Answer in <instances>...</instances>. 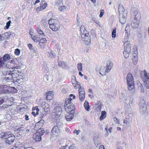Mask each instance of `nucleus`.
<instances>
[{
    "label": "nucleus",
    "instance_id": "obj_26",
    "mask_svg": "<svg viewBox=\"0 0 149 149\" xmlns=\"http://www.w3.org/2000/svg\"><path fill=\"white\" fill-rule=\"evenodd\" d=\"M10 58V56L8 54H5L3 57V60L5 62L9 60Z\"/></svg>",
    "mask_w": 149,
    "mask_h": 149
},
{
    "label": "nucleus",
    "instance_id": "obj_51",
    "mask_svg": "<svg viewBox=\"0 0 149 149\" xmlns=\"http://www.w3.org/2000/svg\"><path fill=\"white\" fill-rule=\"evenodd\" d=\"M11 21L10 20L8 22L6 23V27L7 29H8L9 28V27L10 26L11 23Z\"/></svg>",
    "mask_w": 149,
    "mask_h": 149
},
{
    "label": "nucleus",
    "instance_id": "obj_44",
    "mask_svg": "<svg viewBox=\"0 0 149 149\" xmlns=\"http://www.w3.org/2000/svg\"><path fill=\"white\" fill-rule=\"evenodd\" d=\"M6 65V63H4L2 60H0V67H5Z\"/></svg>",
    "mask_w": 149,
    "mask_h": 149
},
{
    "label": "nucleus",
    "instance_id": "obj_39",
    "mask_svg": "<svg viewBox=\"0 0 149 149\" xmlns=\"http://www.w3.org/2000/svg\"><path fill=\"white\" fill-rule=\"evenodd\" d=\"M3 78L5 80L7 81H10V80H12L13 79L12 77L11 76L10 77H6L4 76H3Z\"/></svg>",
    "mask_w": 149,
    "mask_h": 149
},
{
    "label": "nucleus",
    "instance_id": "obj_50",
    "mask_svg": "<svg viewBox=\"0 0 149 149\" xmlns=\"http://www.w3.org/2000/svg\"><path fill=\"white\" fill-rule=\"evenodd\" d=\"M4 87H5V86H4ZM3 93H10L9 91L5 88V87H4V88H3Z\"/></svg>",
    "mask_w": 149,
    "mask_h": 149
},
{
    "label": "nucleus",
    "instance_id": "obj_62",
    "mask_svg": "<svg viewBox=\"0 0 149 149\" xmlns=\"http://www.w3.org/2000/svg\"><path fill=\"white\" fill-rule=\"evenodd\" d=\"M28 47L30 49H33V46L31 44H29L28 45Z\"/></svg>",
    "mask_w": 149,
    "mask_h": 149
},
{
    "label": "nucleus",
    "instance_id": "obj_15",
    "mask_svg": "<svg viewBox=\"0 0 149 149\" xmlns=\"http://www.w3.org/2000/svg\"><path fill=\"white\" fill-rule=\"evenodd\" d=\"M144 75L142 77L143 81L144 80H149V73H147L144 70L143 72Z\"/></svg>",
    "mask_w": 149,
    "mask_h": 149
},
{
    "label": "nucleus",
    "instance_id": "obj_13",
    "mask_svg": "<svg viewBox=\"0 0 149 149\" xmlns=\"http://www.w3.org/2000/svg\"><path fill=\"white\" fill-rule=\"evenodd\" d=\"M10 132L1 133L0 134V137L7 139L8 138L9 135H10Z\"/></svg>",
    "mask_w": 149,
    "mask_h": 149
},
{
    "label": "nucleus",
    "instance_id": "obj_30",
    "mask_svg": "<svg viewBox=\"0 0 149 149\" xmlns=\"http://www.w3.org/2000/svg\"><path fill=\"white\" fill-rule=\"evenodd\" d=\"M107 114L105 111H102L101 112V115L100 116V120H102L106 116Z\"/></svg>",
    "mask_w": 149,
    "mask_h": 149
},
{
    "label": "nucleus",
    "instance_id": "obj_12",
    "mask_svg": "<svg viewBox=\"0 0 149 149\" xmlns=\"http://www.w3.org/2000/svg\"><path fill=\"white\" fill-rule=\"evenodd\" d=\"M126 14H119V21L120 22L121 24H124L126 20Z\"/></svg>",
    "mask_w": 149,
    "mask_h": 149
},
{
    "label": "nucleus",
    "instance_id": "obj_4",
    "mask_svg": "<svg viewBox=\"0 0 149 149\" xmlns=\"http://www.w3.org/2000/svg\"><path fill=\"white\" fill-rule=\"evenodd\" d=\"M124 50L123 52V54L124 57L126 58L129 56L130 52L131 51V45L130 42L128 40L126 41L124 44Z\"/></svg>",
    "mask_w": 149,
    "mask_h": 149
},
{
    "label": "nucleus",
    "instance_id": "obj_63",
    "mask_svg": "<svg viewBox=\"0 0 149 149\" xmlns=\"http://www.w3.org/2000/svg\"><path fill=\"white\" fill-rule=\"evenodd\" d=\"M25 119L26 120H29V116L27 115L26 114L25 115Z\"/></svg>",
    "mask_w": 149,
    "mask_h": 149
},
{
    "label": "nucleus",
    "instance_id": "obj_11",
    "mask_svg": "<svg viewBox=\"0 0 149 149\" xmlns=\"http://www.w3.org/2000/svg\"><path fill=\"white\" fill-rule=\"evenodd\" d=\"M41 105L45 112L47 113L50 112L49 106L47 103L43 102L41 103Z\"/></svg>",
    "mask_w": 149,
    "mask_h": 149
},
{
    "label": "nucleus",
    "instance_id": "obj_47",
    "mask_svg": "<svg viewBox=\"0 0 149 149\" xmlns=\"http://www.w3.org/2000/svg\"><path fill=\"white\" fill-rule=\"evenodd\" d=\"M20 53V50L18 49H15V53L17 56H19Z\"/></svg>",
    "mask_w": 149,
    "mask_h": 149
},
{
    "label": "nucleus",
    "instance_id": "obj_22",
    "mask_svg": "<svg viewBox=\"0 0 149 149\" xmlns=\"http://www.w3.org/2000/svg\"><path fill=\"white\" fill-rule=\"evenodd\" d=\"M53 92L52 91L49 92L47 94L46 98L49 100H51L53 98Z\"/></svg>",
    "mask_w": 149,
    "mask_h": 149
},
{
    "label": "nucleus",
    "instance_id": "obj_33",
    "mask_svg": "<svg viewBox=\"0 0 149 149\" xmlns=\"http://www.w3.org/2000/svg\"><path fill=\"white\" fill-rule=\"evenodd\" d=\"M2 36L4 39H6L9 38L10 36L8 32H6L2 34Z\"/></svg>",
    "mask_w": 149,
    "mask_h": 149
},
{
    "label": "nucleus",
    "instance_id": "obj_45",
    "mask_svg": "<svg viewBox=\"0 0 149 149\" xmlns=\"http://www.w3.org/2000/svg\"><path fill=\"white\" fill-rule=\"evenodd\" d=\"M96 106L97 108V110H98L99 111H101V103H98L96 105Z\"/></svg>",
    "mask_w": 149,
    "mask_h": 149
},
{
    "label": "nucleus",
    "instance_id": "obj_41",
    "mask_svg": "<svg viewBox=\"0 0 149 149\" xmlns=\"http://www.w3.org/2000/svg\"><path fill=\"white\" fill-rule=\"evenodd\" d=\"M116 28H114V29L113 30L112 32V36L113 38H115L116 36Z\"/></svg>",
    "mask_w": 149,
    "mask_h": 149
},
{
    "label": "nucleus",
    "instance_id": "obj_32",
    "mask_svg": "<svg viewBox=\"0 0 149 149\" xmlns=\"http://www.w3.org/2000/svg\"><path fill=\"white\" fill-rule=\"evenodd\" d=\"M85 93H79V99L81 101H84L85 99Z\"/></svg>",
    "mask_w": 149,
    "mask_h": 149
},
{
    "label": "nucleus",
    "instance_id": "obj_35",
    "mask_svg": "<svg viewBox=\"0 0 149 149\" xmlns=\"http://www.w3.org/2000/svg\"><path fill=\"white\" fill-rule=\"evenodd\" d=\"M47 4H45L44 5H42L41 6H40V7H38L37 8L38 9H39V10H42L45 8L47 7Z\"/></svg>",
    "mask_w": 149,
    "mask_h": 149
},
{
    "label": "nucleus",
    "instance_id": "obj_31",
    "mask_svg": "<svg viewBox=\"0 0 149 149\" xmlns=\"http://www.w3.org/2000/svg\"><path fill=\"white\" fill-rule=\"evenodd\" d=\"M84 106L85 109L88 111H89V109L90 108V106L89 105L88 102L87 101H85L84 104Z\"/></svg>",
    "mask_w": 149,
    "mask_h": 149
},
{
    "label": "nucleus",
    "instance_id": "obj_27",
    "mask_svg": "<svg viewBox=\"0 0 149 149\" xmlns=\"http://www.w3.org/2000/svg\"><path fill=\"white\" fill-rule=\"evenodd\" d=\"M71 101L70 98L67 99L65 101L64 107H65L66 106L72 104L73 103Z\"/></svg>",
    "mask_w": 149,
    "mask_h": 149
},
{
    "label": "nucleus",
    "instance_id": "obj_54",
    "mask_svg": "<svg viewBox=\"0 0 149 149\" xmlns=\"http://www.w3.org/2000/svg\"><path fill=\"white\" fill-rule=\"evenodd\" d=\"M4 87L3 86H1L0 87V94L3 93V90Z\"/></svg>",
    "mask_w": 149,
    "mask_h": 149
},
{
    "label": "nucleus",
    "instance_id": "obj_46",
    "mask_svg": "<svg viewBox=\"0 0 149 149\" xmlns=\"http://www.w3.org/2000/svg\"><path fill=\"white\" fill-rule=\"evenodd\" d=\"M1 99L3 101V103L4 102H6L8 100V97L7 96H5L3 97H1Z\"/></svg>",
    "mask_w": 149,
    "mask_h": 149
},
{
    "label": "nucleus",
    "instance_id": "obj_6",
    "mask_svg": "<svg viewBox=\"0 0 149 149\" xmlns=\"http://www.w3.org/2000/svg\"><path fill=\"white\" fill-rule=\"evenodd\" d=\"M62 125L61 122L57 123V125L53 127L51 130V135L57 136L60 132V127Z\"/></svg>",
    "mask_w": 149,
    "mask_h": 149
},
{
    "label": "nucleus",
    "instance_id": "obj_25",
    "mask_svg": "<svg viewBox=\"0 0 149 149\" xmlns=\"http://www.w3.org/2000/svg\"><path fill=\"white\" fill-rule=\"evenodd\" d=\"M124 10L125 9L123 6L121 5H119L118 6V11L119 13V14H125V13H124Z\"/></svg>",
    "mask_w": 149,
    "mask_h": 149
},
{
    "label": "nucleus",
    "instance_id": "obj_55",
    "mask_svg": "<svg viewBox=\"0 0 149 149\" xmlns=\"http://www.w3.org/2000/svg\"><path fill=\"white\" fill-rule=\"evenodd\" d=\"M128 116H129V118H126V119H127V118L129 119L131 121V120L132 119V113H129L128 114Z\"/></svg>",
    "mask_w": 149,
    "mask_h": 149
},
{
    "label": "nucleus",
    "instance_id": "obj_10",
    "mask_svg": "<svg viewBox=\"0 0 149 149\" xmlns=\"http://www.w3.org/2000/svg\"><path fill=\"white\" fill-rule=\"evenodd\" d=\"M2 76L8 77L11 76H11V71L10 70L8 71L6 69H5L3 71H2V72L0 73V77L1 78Z\"/></svg>",
    "mask_w": 149,
    "mask_h": 149
},
{
    "label": "nucleus",
    "instance_id": "obj_18",
    "mask_svg": "<svg viewBox=\"0 0 149 149\" xmlns=\"http://www.w3.org/2000/svg\"><path fill=\"white\" fill-rule=\"evenodd\" d=\"M124 102L130 107L131 105H132L133 103L132 99L129 100L128 98L125 99Z\"/></svg>",
    "mask_w": 149,
    "mask_h": 149
},
{
    "label": "nucleus",
    "instance_id": "obj_58",
    "mask_svg": "<svg viewBox=\"0 0 149 149\" xmlns=\"http://www.w3.org/2000/svg\"><path fill=\"white\" fill-rule=\"evenodd\" d=\"M62 3V0H58L56 2V4L58 6L61 5Z\"/></svg>",
    "mask_w": 149,
    "mask_h": 149
},
{
    "label": "nucleus",
    "instance_id": "obj_59",
    "mask_svg": "<svg viewBox=\"0 0 149 149\" xmlns=\"http://www.w3.org/2000/svg\"><path fill=\"white\" fill-rule=\"evenodd\" d=\"M70 97L69 98L71 100H72L73 99H74L75 98V96L74 95L72 94H71L70 95Z\"/></svg>",
    "mask_w": 149,
    "mask_h": 149
},
{
    "label": "nucleus",
    "instance_id": "obj_34",
    "mask_svg": "<svg viewBox=\"0 0 149 149\" xmlns=\"http://www.w3.org/2000/svg\"><path fill=\"white\" fill-rule=\"evenodd\" d=\"M25 127V126L24 125H22L18 129V130L19 132H23L24 131H25V130L24 128Z\"/></svg>",
    "mask_w": 149,
    "mask_h": 149
},
{
    "label": "nucleus",
    "instance_id": "obj_21",
    "mask_svg": "<svg viewBox=\"0 0 149 149\" xmlns=\"http://www.w3.org/2000/svg\"><path fill=\"white\" fill-rule=\"evenodd\" d=\"M133 58L132 59L133 63L134 65H136L138 62V56L134 53L133 54Z\"/></svg>",
    "mask_w": 149,
    "mask_h": 149
},
{
    "label": "nucleus",
    "instance_id": "obj_1",
    "mask_svg": "<svg viewBox=\"0 0 149 149\" xmlns=\"http://www.w3.org/2000/svg\"><path fill=\"white\" fill-rule=\"evenodd\" d=\"M80 31L81 39L85 41L86 45H88L90 44V38L88 32L85 29L84 26L82 25L80 27Z\"/></svg>",
    "mask_w": 149,
    "mask_h": 149
},
{
    "label": "nucleus",
    "instance_id": "obj_48",
    "mask_svg": "<svg viewBox=\"0 0 149 149\" xmlns=\"http://www.w3.org/2000/svg\"><path fill=\"white\" fill-rule=\"evenodd\" d=\"M59 10L61 11H64V10H65L66 9V7L65 6H60V7L58 8Z\"/></svg>",
    "mask_w": 149,
    "mask_h": 149
},
{
    "label": "nucleus",
    "instance_id": "obj_64",
    "mask_svg": "<svg viewBox=\"0 0 149 149\" xmlns=\"http://www.w3.org/2000/svg\"><path fill=\"white\" fill-rule=\"evenodd\" d=\"M141 91L142 93H144V88L142 86L141 87Z\"/></svg>",
    "mask_w": 149,
    "mask_h": 149
},
{
    "label": "nucleus",
    "instance_id": "obj_7",
    "mask_svg": "<svg viewBox=\"0 0 149 149\" xmlns=\"http://www.w3.org/2000/svg\"><path fill=\"white\" fill-rule=\"evenodd\" d=\"M45 132L44 130L39 129L33 136V138L36 141H39L41 139V136Z\"/></svg>",
    "mask_w": 149,
    "mask_h": 149
},
{
    "label": "nucleus",
    "instance_id": "obj_52",
    "mask_svg": "<svg viewBox=\"0 0 149 149\" xmlns=\"http://www.w3.org/2000/svg\"><path fill=\"white\" fill-rule=\"evenodd\" d=\"M80 132V130H74V131L73 133L74 134H76L77 135H78L79 134Z\"/></svg>",
    "mask_w": 149,
    "mask_h": 149
},
{
    "label": "nucleus",
    "instance_id": "obj_42",
    "mask_svg": "<svg viewBox=\"0 0 149 149\" xmlns=\"http://www.w3.org/2000/svg\"><path fill=\"white\" fill-rule=\"evenodd\" d=\"M46 41H47V40L45 38H42L40 40L39 42V44L40 45L41 43H42V44L44 43H45L46 42Z\"/></svg>",
    "mask_w": 149,
    "mask_h": 149
},
{
    "label": "nucleus",
    "instance_id": "obj_8",
    "mask_svg": "<svg viewBox=\"0 0 149 149\" xmlns=\"http://www.w3.org/2000/svg\"><path fill=\"white\" fill-rule=\"evenodd\" d=\"M53 112L55 114L54 115L55 119L58 118L61 115L62 113V109L60 106L56 107L53 110Z\"/></svg>",
    "mask_w": 149,
    "mask_h": 149
},
{
    "label": "nucleus",
    "instance_id": "obj_19",
    "mask_svg": "<svg viewBox=\"0 0 149 149\" xmlns=\"http://www.w3.org/2000/svg\"><path fill=\"white\" fill-rule=\"evenodd\" d=\"M139 105L142 110L145 109L146 108L145 101L143 100H141L139 103Z\"/></svg>",
    "mask_w": 149,
    "mask_h": 149
},
{
    "label": "nucleus",
    "instance_id": "obj_36",
    "mask_svg": "<svg viewBox=\"0 0 149 149\" xmlns=\"http://www.w3.org/2000/svg\"><path fill=\"white\" fill-rule=\"evenodd\" d=\"M77 69L79 71H81L82 69V64L81 63L77 64Z\"/></svg>",
    "mask_w": 149,
    "mask_h": 149
},
{
    "label": "nucleus",
    "instance_id": "obj_3",
    "mask_svg": "<svg viewBox=\"0 0 149 149\" xmlns=\"http://www.w3.org/2000/svg\"><path fill=\"white\" fill-rule=\"evenodd\" d=\"M127 81L128 86V88L129 90L133 89L134 87V82L131 74L130 73L128 74L127 76Z\"/></svg>",
    "mask_w": 149,
    "mask_h": 149
},
{
    "label": "nucleus",
    "instance_id": "obj_37",
    "mask_svg": "<svg viewBox=\"0 0 149 149\" xmlns=\"http://www.w3.org/2000/svg\"><path fill=\"white\" fill-rule=\"evenodd\" d=\"M144 84V85L147 89H149V80L145 81H143Z\"/></svg>",
    "mask_w": 149,
    "mask_h": 149
},
{
    "label": "nucleus",
    "instance_id": "obj_9",
    "mask_svg": "<svg viewBox=\"0 0 149 149\" xmlns=\"http://www.w3.org/2000/svg\"><path fill=\"white\" fill-rule=\"evenodd\" d=\"M65 108L66 112L68 113H74L75 112V108L73 104L66 106Z\"/></svg>",
    "mask_w": 149,
    "mask_h": 149
},
{
    "label": "nucleus",
    "instance_id": "obj_57",
    "mask_svg": "<svg viewBox=\"0 0 149 149\" xmlns=\"http://www.w3.org/2000/svg\"><path fill=\"white\" fill-rule=\"evenodd\" d=\"M113 120L114 122L117 124H119V120L117 118H113Z\"/></svg>",
    "mask_w": 149,
    "mask_h": 149
},
{
    "label": "nucleus",
    "instance_id": "obj_23",
    "mask_svg": "<svg viewBox=\"0 0 149 149\" xmlns=\"http://www.w3.org/2000/svg\"><path fill=\"white\" fill-rule=\"evenodd\" d=\"M42 29L41 28L40 26H38L37 31L38 33L40 36H45V34L43 32Z\"/></svg>",
    "mask_w": 149,
    "mask_h": 149
},
{
    "label": "nucleus",
    "instance_id": "obj_16",
    "mask_svg": "<svg viewBox=\"0 0 149 149\" xmlns=\"http://www.w3.org/2000/svg\"><path fill=\"white\" fill-rule=\"evenodd\" d=\"M11 137L8 138V139H6V141L7 143H9L10 144H12L14 142L15 140V136L14 135H12Z\"/></svg>",
    "mask_w": 149,
    "mask_h": 149
},
{
    "label": "nucleus",
    "instance_id": "obj_5",
    "mask_svg": "<svg viewBox=\"0 0 149 149\" xmlns=\"http://www.w3.org/2000/svg\"><path fill=\"white\" fill-rule=\"evenodd\" d=\"M139 23V15H135L134 18L132 20L131 26L133 29L138 27Z\"/></svg>",
    "mask_w": 149,
    "mask_h": 149
},
{
    "label": "nucleus",
    "instance_id": "obj_2",
    "mask_svg": "<svg viewBox=\"0 0 149 149\" xmlns=\"http://www.w3.org/2000/svg\"><path fill=\"white\" fill-rule=\"evenodd\" d=\"M48 24L50 28L53 31H57L60 28L59 22L55 19H51L48 21Z\"/></svg>",
    "mask_w": 149,
    "mask_h": 149
},
{
    "label": "nucleus",
    "instance_id": "obj_28",
    "mask_svg": "<svg viewBox=\"0 0 149 149\" xmlns=\"http://www.w3.org/2000/svg\"><path fill=\"white\" fill-rule=\"evenodd\" d=\"M58 64L59 66L61 67L62 68H64L67 66L66 63L63 61H59Z\"/></svg>",
    "mask_w": 149,
    "mask_h": 149
},
{
    "label": "nucleus",
    "instance_id": "obj_43",
    "mask_svg": "<svg viewBox=\"0 0 149 149\" xmlns=\"http://www.w3.org/2000/svg\"><path fill=\"white\" fill-rule=\"evenodd\" d=\"M32 39L35 42H38L39 40V38L37 36H35L32 38Z\"/></svg>",
    "mask_w": 149,
    "mask_h": 149
},
{
    "label": "nucleus",
    "instance_id": "obj_38",
    "mask_svg": "<svg viewBox=\"0 0 149 149\" xmlns=\"http://www.w3.org/2000/svg\"><path fill=\"white\" fill-rule=\"evenodd\" d=\"M17 71H13V72L11 71V76L13 77V78H15L16 77V76H17Z\"/></svg>",
    "mask_w": 149,
    "mask_h": 149
},
{
    "label": "nucleus",
    "instance_id": "obj_53",
    "mask_svg": "<svg viewBox=\"0 0 149 149\" xmlns=\"http://www.w3.org/2000/svg\"><path fill=\"white\" fill-rule=\"evenodd\" d=\"M16 81L17 82H18L20 84H22L23 83L24 81H23V79H17L16 80Z\"/></svg>",
    "mask_w": 149,
    "mask_h": 149
},
{
    "label": "nucleus",
    "instance_id": "obj_17",
    "mask_svg": "<svg viewBox=\"0 0 149 149\" xmlns=\"http://www.w3.org/2000/svg\"><path fill=\"white\" fill-rule=\"evenodd\" d=\"M107 69L106 68L105 66H102L100 69V73L102 75H104L105 74V72H107Z\"/></svg>",
    "mask_w": 149,
    "mask_h": 149
},
{
    "label": "nucleus",
    "instance_id": "obj_29",
    "mask_svg": "<svg viewBox=\"0 0 149 149\" xmlns=\"http://www.w3.org/2000/svg\"><path fill=\"white\" fill-rule=\"evenodd\" d=\"M48 55L49 57L51 58L55 56L56 54L54 51L51 50L50 52H48Z\"/></svg>",
    "mask_w": 149,
    "mask_h": 149
},
{
    "label": "nucleus",
    "instance_id": "obj_60",
    "mask_svg": "<svg viewBox=\"0 0 149 149\" xmlns=\"http://www.w3.org/2000/svg\"><path fill=\"white\" fill-rule=\"evenodd\" d=\"M74 83L75 82L76 84L77 85V86H80V83L78 82V81H76V80H73V81H72Z\"/></svg>",
    "mask_w": 149,
    "mask_h": 149
},
{
    "label": "nucleus",
    "instance_id": "obj_49",
    "mask_svg": "<svg viewBox=\"0 0 149 149\" xmlns=\"http://www.w3.org/2000/svg\"><path fill=\"white\" fill-rule=\"evenodd\" d=\"M11 88L12 92L13 93H17V90L14 87H11Z\"/></svg>",
    "mask_w": 149,
    "mask_h": 149
},
{
    "label": "nucleus",
    "instance_id": "obj_20",
    "mask_svg": "<svg viewBox=\"0 0 149 149\" xmlns=\"http://www.w3.org/2000/svg\"><path fill=\"white\" fill-rule=\"evenodd\" d=\"M74 113H69L65 117L66 120L68 121L71 120L74 118Z\"/></svg>",
    "mask_w": 149,
    "mask_h": 149
},
{
    "label": "nucleus",
    "instance_id": "obj_56",
    "mask_svg": "<svg viewBox=\"0 0 149 149\" xmlns=\"http://www.w3.org/2000/svg\"><path fill=\"white\" fill-rule=\"evenodd\" d=\"M11 106V105H7L6 104H4L3 105L2 108L4 109H7L9 107V106Z\"/></svg>",
    "mask_w": 149,
    "mask_h": 149
},
{
    "label": "nucleus",
    "instance_id": "obj_24",
    "mask_svg": "<svg viewBox=\"0 0 149 149\" xmlns=\"http://www.w3.org/2000/svg\"><path fill=\"white\" fill-rule=\"evenodd\" d=\"M113 66V63L110 62H109L107 63L106 69H107V72H109L110 70L112 67Z\"/></svg>",
    "mask_w": 149,
    "mask_h": 149
},
{
    "label": "nucleus",
    "instance_id": "obj_61",
    "mask_svg": "<svg viewBox=\"0 0 149 149\" xmlns=\"http://www.w3.org/2000/svg\"><path fill=\"white\" fill-rule=\"evenodd\" d=\"M72 82L74 88H77L79 87V86H77V85L75 84V82L74 83L73 81H72Z\"/></svg>",
    "mask_w": 149,
    "mask_h": 149
},
{
    "label": "nucleus",
    "instance_id": "obj_14",
    "mask_svg": "<svg viewBox=\"0 0 149 149\" xmlns=\"http://www.w3.org/2000/svg\"><path fill=\"white\" fill-rule=\"evenodd\" d=\"M40 23L41 24L40 25H38L42 29H44L45 28L46 26L47 25V21L45 19L42 20L41 21Z\"/></svg>",
    "mask_w": 149,
    "mask_h": 149
},
{
    "label": "nucleus",
    "instance_id": "obj_40",
    "mask_svg": "<svg viewBox=\"0 0 149 149\" xmlns=\"http://www.w3.org/2000/svg\"><path fill=\"white\" fill-rule=\"evenodd\" d=\"M78 91L79 93H85L84 89V88L81 86H80V87L79 88Z\"/></svg>",
    "mask_w": 149,
    "mask_h": 149
}]
</instances>
